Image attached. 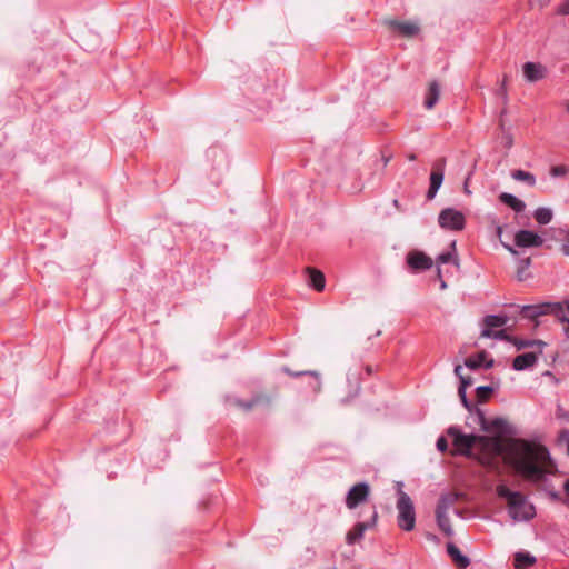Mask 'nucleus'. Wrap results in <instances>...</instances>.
I'll return each mask as SVG.
<instances>
[{"mask_svg": "<svg viewBox=\"0 0 569 569\" xmlns=\"http://www.w3.org/2000/svg\"><path fill=\"white\" fill-rule=\"evenodd\" d=\"M447 433L452 439L456 452L472 456L471 451L476 450L479 462L490 468L496 467L497 458L503 455L505 462L526 481L538 483L547 475L557 472V466L545 446L520 439L505 446L500 437L463 435L455 427L449 428Z\"/></svg>", "mask_w": 569, "mask_h": 569, "instance_id": "1", "label": "nucleus"}, {"mask_svg": "<svg viewBox=\"0 0 569 569\" xmlns=\"http://www.w3.org/2000/svg\"><path fill=\"white\" fill-rule=\"evenodd\" d=\"M496 491L500 498L507 499L509 515L515 521H526L535 517V507L527 501L522 493L511 491L503 485H499Z\"/></svg>", "mask_w": 569, "mask_h": 569, "instance_id": "2", "label": "nucleus"}, {"mask_svg": "<svg viewBox=\"0 0 569 569\" xmlns=\"http://www.w3.org/2000/svg\"><path fill=\"white\" fill-rule=\"evenodd\" d=\"M522 315L528 319H536L542 315H552L557 320L566 325L563 331L566 336H569V300L539 306H526L522 308Z\"/></svg>", "mask_w": 569, "mask_h": 569, "instance_id": "3", "label": "nucleus"}, {"mask_svg": "<svg viewBox=\"0 0 569 569\" xmlns=\"http://www.w3.org/2000/svg\"><path fill=\"white\" fill-rule=\"evenodd\" d=\"M369 495V486L367 483H358V518L368 513V517L358 521V540L361 538L366 530L375 528L378 519V512L375 506H363Z\"/></svg>", "mask_w": 569, "mask_h": 569, "instance_id": "4", "label": "nucleus"}, {"mask_svg": "<svg viewBox=\"0 0 569 569\" xmlns=\"http://www.w3.org/2000/svg\"><path fill=\"white\" fill-rule=\"evenodd\" d=\"M401 483H398L397 523L400 529L412 531L416 526L415 507L411 498L401 489Z\"/></svg>", "mask_w": 569, "mask_h": 569, "instance_id": "5", "label": "nucleus"}, {"mask_svg": "<svg viewBox=\"0 0 569 569\" xmlns=\"http://www.w3.org/2000/svg\"><path fill=\"white\" fill-rule=\"evenodd\" d=\"M438 222L441 228L450 230H462L465 227L463 214L455 209H443L438 218Z\"/></svg>", "mask_w": 569, "mask_h": 569, "instance_id": "6", "label": "nucleus"}, {"mask_svg": "<svg viewBox=\"0 0 569 569\" xmlns=\"http://www.w3.org/2000/svg\"><path fill=\"white\" fill-rule=\"evenodd\" d=\"M385 24L392 31L399 32L402 37L411 38L419 33L420 28L417 23L410 21H399L397 19H386Z\"/></svg>", "mask_w": 569, "mask_h": 569, "instance_id": "7", "label": "nucleus"}, {"mask_svg": "<svg viewBox=\"0 0 569 569\" xmlns=\"http://www.w3.org/2000/svg\"><path fill=\"white\" fill-rule=\"evenodd\" d=\"M515 243L519 248L540 247L543 239L532 231L520 230L515 234Z\"/></svg>", "mask_w": 569, "mask_h": 569, "instance_id": "8", "label": "nucleus"}, {"mask_svg": "<svg viewBox=\"0 0 569 569\" xmlns=\"http://www.w3.org/2000/svg\"><path fill=\"white\" fill-rule=\"evenodd\" d=\"M305 273L307 276V283L310 288L317 292L323 291L326 287V278L322 271L313 267H307L305 268Z\"/></svg>", "mask_w": 569, "mask_h": 569, "instance_id": "9", "label": "nucleus"}, {"mask_svg": "<svg viewBox=\"0 0 569 569\" xmlns=\"http://www.w3.org/2000/svg\"><path fill=\"white\" fill-rule=\"evenodd\" d=\"M407 262L415 270H427L432 267V259L421 251H412L407 256Z\"/></svg>", "mask_w": 569, "mask_h": 569, "instance_id": "10", "label": "nucleus"}, {"mask_svg": "<svg viewBox=\"0 0 569 569\" xmlns=\"http://www.w3.org/2000/svg\"><path fill=\"white\" fill-rule=\"evenodd\" d=\"M538 353V350H533L517 356L512 362L513 369L520 371L532 367L537 362Z\"/></svg>", "mask_w": 569, "mask_h": 569, "instance_id": "11", "label": "nucleus"}, {"mask_svg": "<svg viewBox=\"0 0 569 569\" xmlns=\"http://www.w3.org/2000/svg\"><path fill=\"white\" fill-rule=\"evenodd\" d=\"M481 429L486 432L502 433L506 431L508 422L503 418L486 419L483 416L480 418Z\"/></svg>", "mask_w": 569, "mask_h": 569, "instance_id": "12", "label": "nucleus"}, {"mask_svg": "<svg viewBox=\"0 0 569 569\" xmlns=\"http://www.w3.org/2000/svg\"><path fill=\"white\" fill-rule=\"evenodd\" d=\"M440 93V84L437 81L429 82L425 94L423 107L427 110H431L439 101Z\"/></svg>", "mask_w": 569, "mask_h": 569, "instance_id": "13", "label": "nucleus"}, {"mask_svg": "<svg viewBox=\"0 0 569 569\" xmlns=\"http://www.w3.org/2000/svg\"><path fill=\"white\" fill-rule=\"evenodd\" d=\"M546 69L535 62H526L523 64V74L529 82H536L545 78Z\"/></svg>", "mask_w": 569, "mask_h": 569, "instance_id": "14", "label": "nucleus"}, {"mask_svg": "<svg viewBox=\"0 0 569 569\" xmlns=\"http://www.w3.org/2000/svg\"><path fill=\"white\" fill-rule=\"evenodd\" d=\"M271 399L270 397L266 396V395H254L251 397L250 400L248 401H244V400H241V399H236L234 400V405L241 409H243L244 411H250L252 408L259 406V405H262V403H270Z\"/></svg>", "mask_w": 569, "mask_h": 569, "instance_id": "15", "label": "nucleus"}, {"mask_svg": "<svg viewBox=\"0 0 569 569\" xmlns=\"http://www.w3.org/2000/svg\"><path fill=\"white\" fill-rule=\"evenodd\" d=\"M507 319L500 316H487L483 320L485 329L481 332V337L491 338L492 329L505 326Z\"/></svg>", "mask_w": 569, "mask_h": 569, "instance_id": "16", "label": "nucleus"}, {"mask_svg": "<svg viewBox=\"0 0 569 569\" xmlns=\"http://www.w3.org/2000/svg\"><path fill=\"white\" fill-rule=\"evenodd\" d=\"M447 552L458 568L465 569L466 567H468L469 559L466 556H463L459 548L452 542L447 543Z\"/></svg>", "mask_w": 569, "mask_h": 569, "instance_id": "17", "label": "nucleus"}, {"mask_svg": "<svg viewBox=\"0 0 569 569\" xmlns=\"http://www.w3.org/2000/svg\"><path fill=\"white\" fill-rule=\"evenodd\" d=\"M499 200L502 203H505L508 207H510L516 212H521L526 208V203L522 200H520L517 197H515L513 194H510V193H507V192L501 193L499 196Z\"/></svg>", "mask_w": 569, "mask_h": 569, "instance_id": "18", "label": "nucleus"}, {"mask_svg": "<svg viewBox=\"0 0 569 569\" xmlns=\"http://www.w3.org/2000/svg\"><path fill=\"white\" fill-rule=\"evenodd\" d=\"M443 181V173L440 171H431L430 174V187L427 192V199L431 200L436 197L439 188L441 187Z\"/></svg>", "mask_w": 569, "mask_h": 569, "instance_id": "19", "label": "nucleus"}, {"mask_svg": "<svg viewBox=\"0 0 569 569\" xmlns=\"http://www.w3.org/2000/svg\"><path fill=\"white\" fill-rule=\"evenodd\" d=\"M436 518L440 530L448 537L452 536L453 530L448 513L446 511H436Z\"/></svg>", "mask_w": 569, "mask_h": 569, "instance_id": "20", "label": "nucleus"}, {"mask_svg": "<svg viewBox=\"0 0 569 569\" xmlns=\"http://www.w3.org/2000/svg\"><path fill=\"white\" fill-rule=\"evenodd\" d=\"M536 562L535 557L526 552H517L515 555V567L516 569H527Z\"/></svg>", "mask_w": 569, "mask_h": 569, "instance_id": "21", "label": "nucleus"}, {"mask_svg": "<svg viewBox=\"0 0 569 569\" xmlns=\"http://www.w3.org/2000/svg\"><path fill=\"white\" fill-rule=\"evenodd\" d=\"M515 346L518 350L525 349V348H533L535 350H538V352L542 351V348L545 347V342L541 340H517L512 339Z\"/></svg>", "mask_w": 569, "mask_h": 569, "instance_id": "22", "label": "nucleus"}, {"mask_svg": "<svg viewBox=\"0 0 569 569\" xmlns=\"http://www.w3.org/2000/svg\"><path fill=\"white\" fill-rule=\"evenodd\" d=\"M457 500V493L442 496L438 502L436 511H446V513H448V510L456 503Z\"/></svg>", "mask_w": 569, "mask_h": 569, "instance_id": "23", "label": "nucleus"}, {"mask_svg": "<svg viewBox=\"0 0 569 569\" xmlns=\"http://www.w3.org/2000/svg\"><path fill=\"white\" fill-rule=\"evenodd\" d=\"M511 177L517 180L527 183L529 187L536 186V178L532 173L523 170H513Z\"/></svg>", "mask_w": 569, "mask_h": 569, "instance_id": "24", "label": "nucleus"}, {"mask_svg": "<svg viewBox=\"0 0 569 569\" xmlns=\"http://www.w3.org/2000/svg\"><path fill=\"white\" fill-rule=\"evenodd\" d=\"M552 216V211L549 208H538L533 214L539 224H548L551 221Z\"/></svg>", "mask_w": 569, "mask_h": 569, "instance_id": "25", "label": "nucleus"}, {"mask_svg": "<svg viewBox=\"0 0 569 569\" xmlns=\"http://www.w3.org/2000/svg\"><path fill=\"white\" fill-rule=\"evenodd\" d=\"M493 389L489 386H481L476 389L477 401L483 403L491 397Z\"/></svg>", "mask_w": 569, "mask_h": 569, "instance_id": "26", "label": "nucleus"}, {"mask_svg": "<svg viewBox=\"0 0 569 569\" xmlns=\"http://www.w3.org/2000/svg\"><path fill=\"white\" fill-rule=\"evenodd\" d=\"M486 356V352L481 351L476 358L466 359L465 365L470 369H477L483 363Z\"/></svg>", "mask_w": 569, "mask_h": 569, "instance_id": "27", "label": "nucleus"}, {"mask_svg": "<svg viewBox=\"0 0 569 569\" xmlns=\"http://www.w3.org/2000/svg\"><path fill=\"white\" fill-rule=\"evenodd\" d=\"M282 371L292 377V378H298V377H301V376H305V375H309V376H313L318 379V373L316 371H312V370H303V371H293L291 370L290 368L288 367H283L282 368Z\"/></svg>", "mask_w": 569, "mask_h": 569, "instance_id": "28", "label": "nucleus"}, {"mask_svg": "<svg viewBox=\"0 0 569 569\" xmlns=\"http://www.w3.org/2000/svg\"><path fill=\"white\" fill-rule=\"evenodd\" d=\"M438 263H448V262H453L456 266H459V261H458V258L453 256L452 252H446V253H441L438 259H437Z\"/></svg>", "mask_w": 569, "mask_h": 569, "instance_id": "29", "label": "nucleus"}, {"mask_svg": "<svg viewBox=\"0 0 569 569\" xmlns=\"http://www.w3.org/2000/svg\"><path fill=\"white\" fill-rule=\"evenodd\" d=\"M346 503L349 509L356 508V485L350 487L347 497H346Z\"/></svg>", "mask_w": 569, "mask_h": 569, "instance_id": "30", "label": "nucleus"}, {"mask_svg": "<svg viewBox=\"0 0 569 569\" xmlns=\"http://www.w3.org/2000/svg\"><path fill=\"white\" fill-rule=\"evenodd\" d=\"M568 173V168L563 164L555 166L550 169L552 177H565Z\"/></svg>", "mask_w": 569, "mask_h": 569, "instance_id": "31", "label": "nucleus"}, {"mask_svg": "<svg viewBox=\"0 0 569 569\" xmlns=\"http://www.w3.org/2000/svg\"><path fill=\"white\" fill-rule=\"evenodd\" d=\"M466 390H467V389L459 387V388H458V395H459V398H460V400H461V402H462L463 407H465L466 409H468V410H471L472 405H471V402H470V401L468 400V398H467Z\"/></svg>", "mask_w": 569, "mask_h": 569, "instance_id": "32", "label": "nucleus"}, {"mask_svg": "<svg viewBox=\"0 0 569 569\" xmlns=\"http://www.w3.org/2000/svg\"><path fill=\"white\" fill-rule=\"evenodd\" d=\"M466 390H467V389L459 387V388H458V395H459V398H460V400H461V402H462L463 407H465L466 409H468V410H471L472 405H471V402H470V401L468 400V398H467Z\"/></svg>", "mask_w": 569, "mask_h": 569, "instance_id": "33", "label": "nucleus"}, {"mask_svg": "<svg viewBox=\"0 0 569 569\" xmlns=\"http://www.w3.org/2000/svg\"><path fill=\"white\" fill-rule=\"evenodd\" d=\"M445 167H446V159L440 158L433 163L432 171H440L441 173H443Z\"/></svg>", "mask_w": 569, "mask_h": 569, "instance_id": "34", "label": "nucleus"}, {"mask_svg": "<svg viewBox=\"0 0 569 569\" xmlns=\"http://www.w3.org/2000/svg\"><path fill=\"white\" fill-rule=\"evenodd\" d=\"M558 14H569V0H565L557 9Z\"/></svg>", "mask_w": 569, "mask_h": 569, "instance_id": "35", "label": "nucleus"}, {"mask_svg": "<svg viewBox=\"0 0 569 569\" xmlns=\"http://www.w3.org/2000/svg\"><path fill=\"white\" fill-rule=\"evenodd\" d=\"M472 383H473V380H472V377H471V376H463V377H461V379H460V386H459V387L467 389V388H468V387H470Z\"/></svg>", "mask_w": 569, "mask_h": 569, "instance_id": "36", "label": "nucleus"}, {"mask_svg": "<svg viewBox=\"0 0 569 569\" xmlns=\"http://www.w3.org/2000/svg\"><path fill=\"white\" fill-rule=\"evenodd\" d=\"M507 81H508V76L505 74L502 78L501 84H500V90H499V93L503 97V99H507Z\"/></svg>", "mask_w": 569, "mask_h": 569, "instance_id": "37", "label": "nucleus"}, {"mask_svg": "<svg viewBox=\"0 0 569 569\" xmlns=\"http://www.w3.org/2000/svg\"><path fill=\"white\" fill-rule=\"evenodd\" d=\"M437 448L439 451L441 452H445L448 448V441L446 438L443 437H440L438 440H437Z\"/></svg>", "mask_w": 569, "mask_h": 569, "instance_id": "38", "label": "nucleus"}, {"mask_svg": "<svg viewBox=\"0 0 569 569\" xmlns=\"http://www.w3.org/2000/svg\"><path fill=\"white\" fill-rule=\"evenodd\" d=\"M346 538L349 545H353L356 542V526L349 529Z\"/></svg>", "mask_w": 569, "mask_h": 569, "instance_id": "39", "label": "nucleus"}, {"mask_svg": "<svg viewBox=\"0 0 569 569\" xmlns=\"http://www.w3.org/2000/svg\"><path fill=\"white\" fill-rule=\"evenodd\" d=\"M491 337L496 338V339H506V340H509V341L512 340L508 335L505 333L503 330H499V331H496V332L492 331V336Z\"/></svg>", "mask_w": 569, "mask_h": 569, "instance_id": "40", "label": "nucleus"}, {"mask_svg": "<svg viewBox=\"0 0 569 569\" xmlns=\"http://www.w3.org/2000/svg\"><path fill=\"white\" fill-rule=\"evenodd\" d=\"M437 278L440 280V288L445 290L447 288V283L442 280V272L441 269H437Z\"/></svg>", "mask_w": 569, "mask_h": 569, "instance_id": "41", "label": "nucleus"}, {"mask_svg": "<svg viewBox=\"0 0 569 569\" xmlns=\"http://www.w3.org/2000/svg\"><path fill=\"white\" fill-rule=\"evenodd\" d=\"M376 370H377V367H373V366H371V365H367V366L365 367V371H366V372H367V375H369V376H370L373 371H376Z\"/></svg>", "mask_w": 569, "mask_h": 569, "instance_id": "42", "label": "nucleus"}, {"mask_svg": "<svg viewBox=\"0 0 569 569\" xmlns=\"http://www.w3.org/2000/svg\"><path fill=\"white\" fill-rule=\"evenodd\" d=\"M455 373H456V376L459 377V379H461V377H463V375H462V367L460 365L456 366Z\"/></svg>", "mask_w": 569, "mask_h": 569, "instance_id": "43", "label": "nucleus"}, {"mask_svg": "<svg viewBox=\"0 0 569 569\" xmlns=\"http://www.w3.org/2000/svg\"><path fill=\"white\" fill-rule=\"evenodd\" d=\"M563 490L565 492L567 493V496L569 497V479H567L563 483Z\"/></svg>", "mask_w": 569, "mask_h": 569, "instance_id": "44", "label": "nucleus"}, {"mask_svg": "<svg viewBox=\"0 0 569 569\" xmlns=\"http://www.w3.org/2000/svg\"><path fill=\"white\" fill-rule=\"evenodd\" d=\"M505 248H506L510 253H512V254H517V251H516L512 247H510L509 244H505Z\"/></svg>", "mask_w": 569, "mask_h": 569, "instance_id": "45", "label": "nucleus"}, {"mask_svg": "<svg viewBox=\"0 0 569 569\" xmlns=\"http://www.w3.org/2000/svg\"><path fill=\"white\" fill-rule=\"evenodd\" d=\"M562 251L565 254L569 256V243L562 247Z\"/></svg>", "mask_w": 569, "mask_h": 569, "instance_id": "46", "label": "nucleus"}, {"mask_svg": "<svg viewBox=\"0 0 569 569\" xmlns=\"http://www.w3.org/2000/svg\"><path fill=\"white\" fill-rule=\"evenodd\" d=\"M408 160L409 161H415L416 160V154L415 153L408 154Z\"/></svg>", "mask_w": 569, "mask_h": 569, "instance_id": "47", "label": "nucleus"}, {"mask_svg": "<svg viewBox=\"0 0 569 569\" xmlns=\"http://www.w3.org/2000/svg\"><path fill=\"white\" fill-rule=\"evenodd\" d=\"M565 109L569 113V100L565 101Z\"/></svg>", "mask_w": 569, "mask_h": 569, "instance_id": "48", "label": "nucleus"}, {"mask_svg": "<svg viewBox=\"0 0 569 569\" xmlns=\"http://www.w3.org/2000/svg\"><path fill=\"white\" fill-rule=\"evenodd\" d=\"M492 365H493V361H492V360H490V361L486 362V365H485V366H486V368H490V367H492Z\"/></svg>", "mask_w": 569, "mask_h": 569, "instance_id": "49", "label": "nucleus"}, {"mask_svg": "<svg viewBox=\"0 0 569 569\" xmlns=\"http://www.w3.org/2000/svg\"><path fill=\"white\" fill-rule=\"evenodd\" d=\"M547 4V2H540V8H543Z\"/></svg>", "mask_w": 569, "mask_h": 569, "instance_id": "50", "label": "nucleus"}, {"mask_svg": "<svg viewBox=\"0 0 569 569\" xmlns=\"http://www.w3.org/2000/svg\"><path fill=\"white\" fill-rule=\"evenodd\" d=\"M451 247H452V250L455 251L456 250V242H452Z\"/></svg>", "mask_w": 569, "mask_h": 569, "instance_id": "51", "label": "nucleus"}, {"mask_svg": "<svg viewBox=\"0 0 569 569\" xmlns=\"http://www.w3.org/2000/svg\"><path fill=\"white\" fill-rule=\"evenodd\" d=\"M525 263H526V266H528L530 263V259L529 258L526 259Z\"/></svg>", "mask_w": 569, "mask_h": 569, "instance_id": "52", "label": "nucleus"}, {"mask_svg": "<svg viewBox=\"0 0 569 569\" xmlns=\"http://www.w3.org/2000/svg\"><path fill=\"white\" fill-rule=\"evenodd\" d=\"M380 335H381V331L378 329V330L376 331V336H380Z\"/></svg>", "mask_w": 569, "mask_h": 569, "instance_id": "53", "label": "nucleus"}, {"mask_svg": "<svg viewBox=\"0 0 569 569\" xmlns=\"http://www.w3.org/2000/svg\"><path fill=\"white\" fill-rule=\"evenodd\" d=\"M393 203H395V207H398V200H395Z\"/></svg>", "mask_w": 569, "mask_h": 569, "instance_id": "54", "label": "nucleus"}]
</instances>
